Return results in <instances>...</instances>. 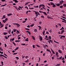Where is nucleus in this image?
Here are the masks:
<instances>
[{
	"instance_id": "f257e3e1",
	"label": "nucleus",
	"mask_w": 66,
	"mask_h": 66,
	"mask_svg": "<svg viewBox=\"0 0 66 66\" xmlns=\"http://www.w3.org/2000/svg\"><path fill=\"white\" fill-rule=\"evenodd\" d=\"M55 55L57 57H59V53L56 52L55 53Z\"/></svg>"
},
{
	"instance_id": "f03ea898",
	"label": "nucleus",
	"mask_w": 66,
	"mask_h": 66,
	"mask_svg": "<svg viewBox=\"0 0 66 66\" xmlns=\"http://www.w3.org/2000/svg\"><path fill=\"white\" fill-rule=\"evenodd\" d=\"M47 42L49 43V44H50V42L51 43H52L53 42L52 40H51V39H50L49 40H48L47 41Z\"/></svg>"
},
{
	"instance_id": "7ed1b4c3",
	"label": "nucleus",
	"mask_w": 66,
	"mask_h": 66,
	"mask_svg": "<svg viewBox=\"0 0 66 66\" xmlns=\"http://www.w3.org/2000/svg\"><path fill=\"white\" fill-rule=\"evenodd\" d=\"M60 4V5H62V3H64V1L63 0H62L61 1H60L59 2Z\"/></svg>"
},
{
	"instance_id": "20e7f679",
	"label": "nucleus",
	"mask_w": 66,
	"mask_h": 66,
	"mask_svg": "<svg viewBox=\"0 0 66 66\" xmlns=\"http://www.w3.org/2000/svg\"><path fill=\"white\" fill-rule=\"evenodd\" d=\"M13 24H15V25H16V26H17L18 27H20V25L18 23H13Z\"/></svg>"
},
{
	"instance_id": "39448f33",
	"label": "nucleus",
	"mask_w": 66,
	"mask_h": 66,
	"mask_svg": "<svg viewBox=\"0 0 66 66\" xmlns=\"http://www.w3.org/2000/svg\"><path fill=\"white\" fill-rule=\"evenodd\" d=\"M41 6H43V7H45V6L44 5V4H41L39 6V7H40Z\"/></svg>"
},
{
	"instance_id": "423d86ee",
	"label": "nucleus",
	"mask_w": 66,
	"mask_h": 66,
	"mask_svg": "<svg viewBox=\"0 0 66 66\" xmlns=\"http://www.w3.org/2000/svg\"><path fill=\"white\" fill-rule=\"evenodd\" d=\"M38 13L37 12H35V14L36 16H38Z\"/></svg>"
},
{
	"instance_id": "0eeeda50",
	"label": "nucleus",
	"mask_w": 66,
	"mask_h": 66,
	"mask_svg": "<svg viewBox=\"0 0 66 66\" xmlns=\"http://www.w3.org/2000/svg\"><path fill=\"white\" fill-rule=\"evenodd\" d=\"M51 51H52L53 53V54H55V52H54V51H53V50L52 49V48H51Z\"/></svg>"
},
{
	"instance_id": "6e6552de",
	"label": "nucleus",
	"mask_w": 66,
	"mask_h": 66,
	"mask_svg": "<svg viewBox=\"0 0 66 66\" xmlns=\"http://www.w3.org/2000/svg\"><path fill=\"white\" fill-rule=\"evenodd\" d=\"M62 37H64V38H65V37L64 36H61L60 38H61V39H62Z\"/></svg>"
},
{
	"instance_id": "1a4fd4ad",
	"label": "nucleus",
	"mask_w": 66,
	"mask_h": 66,
	"mask_svg": "<svg viewBox=\"0 0 66 66\" xmlns=\"http://www.w3.org/2000/svg\"><path fill=\"white\" fill-rule=\"evenodd\" d=\"M13 1H14L15 3H18V1L17 0H13Z\"/></svg>"
},
{
	"instance_id": "9d476101",
	"label": "nucleus",
	"mask_w": 66,
	"mask_h": 66,
	"mask_svg": "<svg viewBox=\"0 0 66 66\" xmlns=\"http://www.w3.org/2000/svg\"><path fill=\"white\" fill-rule=\"evenodd\" d=\"M58 51L59 53H62V51H61V50H58Z\"/></svg>"
},
{
	"instance_id": "9b49d317",
	"label": "nucleus",
	"mask_w": 66,
	"mask_h": 66,
	"mask_svg": "<svg viewBox=\"0 0 66 66\" xmlns=\"http://www.w3.org/2000/svg\"><path fill=\"white\" fill-rule=\"evenodd\" d=\"M6 18V17H5V15H4L3 16V17L2 18V19H4V18Z\"/></svg>"
},
{
	"instance_id": "f8f14e48",
	"label": "nucleus",
	"mask_w": 66,
	"mask_h": 66,
	"mask_svg": "<svg viewBox=\"0 0 66 66\" xmlns=\"http://www.w3.org/2000/svg\"><path fill=\"white\" fill-rule=\"evenodd\" d=\"M11 29H10L9 30H8V33L9 34L10 33H11Z\"/></svg>"
},
{
	"instance_id": "ddd939ff",
	"label": "nucleus",
	"mask_w": 66,
	"mask_h": 66,
	"mask_svg": "<svg viewBox=\"0 0 66 66\" xmlns=\"http://www.w3.org/2000/svg\"><path fill=\"white\" fill-rule=\"evenodd\" d=\"M11 15H12V14L11 13H9L7 14V16H11Z\"/></svg>"
},
{
	"instance_id": "4468645a",
	"label": "nucleus",
	"mask_w": 66,
	"mask_h": 66,
	"mask_svg": "<svg viewBox=\"0 0 66 66\" xmlns=\"http://www.w3.org/2000/svg\"><path fill=\"white\" fill-rule=\"evenodd\" d=\"M56 4V6H59L60 5V3H57Z\"/></svg>"
},
{
	"instance_id": "2eb2a0df",
	"label": "nucleus",
	"mask_w": 66,
	"mask_h": 66,
	"mask_svg": "<svg viewBox=\"0 0 66 66\" xmlns=\"http://www.w3.org/2000/svg\"><path fill=\"white\" fill-rule=\"evenodd\" d=\"M8 34V33L7 32H4L3 33L4 35H7Z\"/></svg>"
},
{
	"instance_id": "dca6fc26",
	"label": "nucleus",
	"mask_w": 66,
	"mask_h": 66,
	"mask_svg": "<svg viewBox=\"0 0 66 66\" xmlns=\"http://www.w3.org/2000/svg\"><path fill=\"white\" fill-rule=\"evenodd\" d=\"M46 51H48V52H50V53H51V51H50V50H48V49H47L46 50Z\"/></svg>"
},
{
	"instance_id": "f3484780",
	"label": "nucleus",
	"mask_w": 66,
	"mask_h": 66,
	"mask_svg": "<svg viewBox=\"0 0 66 66\" xmlns=\"http://www.w3.org/2000/svg\"><path fill=\"white\" fill-rule=\"evenodd\" d=\"M10 40H12V41H13L14 40V38H13L12 39H10Z\"/></svg>"
},
{
	"instance_id": "a211bd4d",
	"label": "nucleus",
	"mask_w": 66,
	"mask_h": 66,
	"mask_svg": "<svg viewBox=\"0 0 66 66\" xmlns=\"http://www.w3.org/2000/svg\"><path fill=\"white\" fill-rule=\"evenodd\" d=\"M38 27H39V30H40L41 29V28H42V27H41L39 26H37Z\"/></svg>"
},
{
	"instance_id": "6ab92c4d",
	"label": "nucleus",
	"mask_w": 66,
	"mask_h": 66,
	"mask_svg": "<svg viewBox=\"0 0 66 66\" xmlns=\"http://www.w3.org/2000/svg\"><path fill=\"white\" fill-rule=\"evenodd\" d=\"M40 40H43V38H42V37H40Z\"/></svg>"
},
{
	"instance_id": "aec40b11",
	"label": "nucleus",
	"mask_w": 66,
	"mask_h": 66,
	"mask_svg": "<svg viewBox=\"0 0 66 66\" xmlns=\"http://www.w3.org/2000/svg\"><path fill=\"white\" fill-rule=\"evenodd\" d=\"M25 41H26V42H28L29 41V40H28V38H27V39L25 40Z\"/></svg>"
},
{
	"instance_id": "412c9836",
	"label": "nucleus",
	"mask_w": 66,
	"mask_h": 66,
	"mask_svg": "<svg viewBox=\"0 0 66 66\" xmlns=\"http://www.w3.org/2000/svg\"><path fill=\"white\" fill-rule=\"evenodd\" d=\"M64 32V30H63L61 31V34H62V33H63V32Z\"/></svg>"
},
{
	"instance_id": "4be33fe9",
	"label": "nucleus",
	"mask_w": 66,
	"mask_h": 66,
	"mask_svg": "<svg viewBox=\"0 0 66 66\" xmlns=\"http://www.w3.org/2000/svg\"><path fill=\"white\" fill-rule=\"evenodd\" d=\"M19 48V47H17L14 50H15V51H16V50H18V49Z\"/></svg>"
},
{
	"instance_id": "5701e85b",
	"label": "nucleus",
	"mask_w": 66,
	"mask_h": 66,
	"mask_svg": "<svg viewBox=\"0 0 66 66\" xmlns=\"http://www.w3.org/2000/svg\"><path fill=\"white\" fill-rule=\"evenodd\" d=\"M3 22H4V23H5V22H6V20H3Z\"/></svg>"
},
{
	"instance_id": "b1692460",
	"label": "nucleus",
	"mask_w": 66,
	"mask_h": 66,
	"mask_svg": "<svg viewBox=\"0 0 66 66\" xmlns=\"http://www.w3.org/2000/svg\"><path fill=\"white\" fill-rule=\"evenodd\" d=\"M64 27H62V28L60 29V30H64Z\"/></svg>"
},
{
	"instance_id": "393cba45",
	"label": "nucleus",
	"mask_w": 66,
	"mask_h": 66,
	"mask_svg": "<svg viewBox=\"0 0 66 66\" xmlns=\"http://www.w3.org/2000/svg\"><path fill=\"white\" fill-rule=\"evenodd\" d=\"M32 37L33 38V39L34 40H35V38L34 36H32Z\"/></svg>"
},
{
	"instance_id": "a878e982",
	"label": "nucleus",
	"mask_w": 66,
	"mask_h": 66,
	"mask_svg": "<svg viewBox=\"0 0 66 66\" xmlns=\"http://www.w3.org/2000/svg\"><path fill=\"white\" fill-rule=\"evenodd\" d=\"M55 6H56V5H55V4H54L53 5V7H55Z\"/></svg>"
},
{
	"instance_id": "bb28decb",
	"label": "nucleus",
	"mask_w": 66,
	"mask_h": 66,
	"mask_svg": "<svg viewBox=\"0 0 66 66\" xmlns=\"http://www.w3.org/2000/svg\"><path fill=\"white\" fill-rule=\"evenodd\" d=\"M7 5V4H5V5H1V6H5V5Z\"/></svg>"
},
{
	"instance_id": "cd10ccee",
	"label": "nucleus",
	"mask_w": 66,
	"mask_h": 66,
	"mask_svg": "<svg viewBox=\"0 0 66 66\" xmlns=\"http://www.w3.org/2000/svg\"><path fill=\"white\" fill-rule=\"evenodd\" d=\"M34 26V24H31V27H33Z\"/></svg>"
},
{
	"instance_id": "c85d7f7f",
	"label": "nucleus",
	"mask_w": 66,
	"mask_h": 66,
	"mask_svg": "<svg viewBox=\"0 0 66 66\" xmlns=\"http://www.w3.org/2000/svg\"><path fill=\"white\" fill-rule=\"evenodd\" d=\"M48 38H49V39H51V36H49Z\"/></svg>"
},
{
	"instance_id": "c756f323",
	"label": "nucleus",
	"mask_w": 66,
	"mask_h": 66,
	"mask_svg": "<svg viewBox=\"0 0 66 66\" xmlns=\"http://www.w3.org/2000/svg\"><path fill=\"white\" fill-rule=\"evenodd\" d=\"M45 31L44 30L43 32H42V33L43 34V35H44V34H45Z\"/></svg>"
},
{
	"instance_id": "7c9ffc66",
	"label": "nucleus",
	"mask_w": 66,
	"mask_h": 66,
	"mask_svg": "<svg viewBox=\"0 0 66 66\" xmlns=\"http://www.w3.org/2000/svg\"><path fill=\"white\" fill-rule=\"evenodd\" d=\"M36 46H37V47H38L39 48H40V46L37 44L36 45Z\"/></svg>"
},
{
	"instance_id": "2f4dec72",
	"label": "nucleus",
	"mask_w": 66,
	"mask_h": 66,
	"mask_svg": "<svg viewBox=\"0 0 66 66\" xmlns=\"http://www.w3.org/2000/svg\"><path fill=\"white\" fill-rule=\"evenodd\" d=\"M3 26H4V25H3V24H2V25L0 27V28H2V27H3Z\"/></svg>"
},
{
	"instance_id": "473e14b6",
	"label": "nucleus",
	"mask_w": 66,
	"mask_h": 66,
	"mask_svg": "<svg viewBox=\"0 0 66 66\" xmlns=\"http://www.w3.org/2000/svg\"><path fill=\"white\" fill-rule=\"evenodd\" d=\"M63 5L64 7H66V4H64Z\"/></svg>"
},
{
	"instance_id": "72a5a7b5",
	"label": "nucleus",
	"mask_w": 66,
	"mask_h": 66,
	"mask_svg": "<svg viewBox=\"0 0 66 66\" xmlns=\"http://www.w3.org/2000/svg\"><path fill=\"white\" fill-rule=\"evenodd\" d=\"M0 56H3V57H4V55H3L0 54Z\"/></svg>"
},
{
	"instance_id": "f704fd0d",
	"label": "nucleus",
	"mask_w": 66,
	"mask_h": 66,
	"mask_svg": "<svg viewBox=\"0 0 66 66\" xmlns=\"http://www.w3.org/2000/svg\"><path fill=\"white\" fill-rule=\"evenodd\" d=\"M54 43H57V44H59V43L58 42L55 41V40H54Z\"/></svg>"
},
{
	"instance_id": "c9c22d12",
	"label": "nucleus",
	"mask_w": 66,
	"mask_h": 66,
	"mask_svg": "<svg viewBox=\"0 0 66 66\" xmlns=\"http://www.w3.org/2000/svg\"><path fill=\"white\" fill-rule=\"evenodd\" d=\"M42 24V22H39V24L41 25Z\"/></svg>"
},
{
	"instance_id": "e433bc0d",
	"label": "nucleus",
	"mask_w": 66,
	"mask_h": 66,
	"mask_svg": "<svg viewBox=\"0 0 66 66\" xmlns=\"http://www.w3.org/2000/svg\"><path fill=\"white\" fill-rule=\"evenodd\" d=\"M27 32L28 33H29V34H31V32H30L29 31H27Z\"/></svg>"
},
{
	"instance_id": "4c0bfd02",
	"label": "nucleus",
	"mask_w": 66,
	"mask_h": 66,
	"mask_svg": "<svg viewBox=\"0 0 66 66\" xmlns=\"http://www.w3.org/2000/svg\"><path fill=\"white\" fill-rule=\"evenodd\" d=\"M12 43L14 45V46H16V44H15V43H14L13 42H12Z\"/></svg>"
},
{
	"instance_id": "58836bf2",
	"label": "nucleus",
	"mask_w": 66,
	"mask_h": 66,
	"mask_svg": "<svg viewBox=\"0 0 66 66\" xmlns=\"http://www.w3.org/2000/svg\"><path fill=\"white\" fill-rule=\"evenodd\" d=\"M44 15H47V13H46L44 12Z\"/></svg>"
},
{
	"instance_id": "ea45409f",
	"label": "nucleus",
	"mask_w": 66,
	"mask_h": 66,
	"mask_svg": "<svg viewBox=\"0 0 66 66\" xmlns=\"http://www.w3.org/2000/svg\"><path fill=\"white\" fill-rule=\"evenodd\" d=\"M15 42H20V40H16L15 41Z\"/></svg>"
},
{
	"instance_id": "a19ab883",
	"label": "nucleus",
	"mask_w": 66,
	"mask_h": 66,
	"mask_svg": "<svg viewBox=\"0 0 66 66\" xmlns=\"http://www.w3.org/2000/svg\"><path fill=\"white\" fill-rule=\"evenodd\" d=\"M13 7H15V9H16L17 8V7L16 6H13Z\"/></svg>"
},
{
	"instance_id": "79ce46f5",
	"label": "nucleus",
	"mask_w": 66,
	"mask_h": 66,
	"mask_svg": "<svg viewBox=\"0 0 66 66\" xmlns=\"http://www.w3.org/2000/svg\"><path fill=\"white\" fill-rule=\"evenodd\" d=\"M13 32H16V29H13Z\"/></svg>"
},
{
	"instance_id": "37998d69",
	"label": "nucleus",
	"mask_w": 66,
	"mask_h": 66,
	"mask_svg": "<svg viewBox=\"0 0 66 66\" xmlns=\"http://www.w3.org/2000/svg\"><path fill=\"white\" fill-rule=\"evenodd\" d=\"M61 19H62V20H64V21H66V20H65V19H63L62 18H61Z\"/></svg>"
},
{
	"instance_id": "c03bdc74",
	"label": "nucleus",
	"mask_w": 66,
	"mask_h": 66,
	"mask_svg": "<svg viewBox=\"0 0 66 66\" xmlns=\"http://www.w3.org/2000/svg\"><path fill=\"white\" fill-rule=\"evenodd\" d=\"M1 64H2V66H3V62H1Z\"/></svg>"
},
{
	"instance_id": "a18cd8bd",
	"label": "nucleus",
	"mask_w": 66,
	"mask_h": 66,
	"mask_svg": "<svg viewBox=\"0 0 66 66\" xmlns=\"http://www.w3.org/2000/svg\"><path fill=\"white\" fill-rule=\"evenodd\" d=\"M51 5H53L54 4L53 3L51 2Z\"/></svg>"
},
{
	"instance_id": "49530a36",
	"label": "nucleus",
	"mask_w": 66,
	"mask_h": 66,
	"mask_svg": "<svg viewBox=\"0 0 66 66\" xmlns=\"http://www.w3.org/2000/svg\"><path fill=\"white\" fill-rule=\"evenodd\" d=\"M60 60H61L62 58V56H61V57H59Z\"/></svg>"
},
{
	"instance_id": "de8ad7c7",
	"label": "nucleus",
	"mask_w": 66,
	"mask_h": 66,
	"mask_svg": "<svg viewBox=\"0 0 66 66\" xmlns=\"http://www.w3.org/2000/svg\"><path fill=\"white\" fill-rule=\"evenodd\" d=\"M52 60H54V56H53L52 57Z\"/></svg>"
},
{
	"instance_id": "09e8293b",
	"label": "nucleus",
	"mask_w": 66,
	"mask_h": 66,
	"mask_svg": "<svg viewBox=\"0 0 66 66\" xmlns=\"http://www.w3.org/2000/svg\"><path fill=\"white\" fill-rule=\"evenodd\" d=\"M21 45H23V46H24L25 45H26V44H21Z\"/></svg>"
},
{
	"instance_id": "8fccbe9b",
	"label": "nucleus",
	"mask_w": 66,
	"mask_h": 66,
	"mask_svg": "<svg viewBox=\"0 0 66 66\" xmlns=\"http://www.w3.org/2000/svg\"><path fill=\"white\" fill-rule=\"evenodd\" d=\"M47 18H48V19H50V17L49 16H47Z\"/></svg>"
},
{
	"instance_id": "3c124183",
	"label": "nucleus",
	"mask_w": 66,
	"mask_h": 66,
	"mask_svg": "<svg viewBox=\"0 0 66 66\" xmlns=\"http://www.w3.org/2000/svg\"><path fill=\"white\" fill-rule=\"evenodd\" d=\"M16 31H17V32L18 34L20 33V32H19V31L18 30H16Z\"/></svg>"
},
{
	"instance_id": "603ef678",
	"label": "nucleus",
	"mask_w": 66,
	"mask_h": 66,
	"mask_svg": "<svg viewBox=\"0 0 66 66\" xmlns=\"http://www.w3.org/2000/svg\"><path fill=\"white\" fill-rule=\"evenodd\" d=\"M41 17L42 18H44V15H42Z\"/></svg>"
},
{
	"instance_id": "864d4df0",
	"label": "nucleus",
	"mask_w": 66,
	"mask_h": 66,
	"mask_svg": "<svg viewBox=\"0 0 66 66\" xmlns=\"http://www.w3.org/2000/svg\"><path fill=\"white\" fill-rule=\"evenodd\" d=\"M46 34H49V32H48V31H47L46 32Z\"/></svg>"
},
{
	"instance_id": "5fc2aeb1",
	"label": "nucleus",
	"mask_w": 66,
	"mask_h": 66,
	"mask_svg": "<svg viewBox=\"0 0 66 66\" xmlns=\"http://www.w3.org/2000/svg\"><path fill=\"white\" fill-rule=\"evenodd\" d=\"M17 54V53H14L13 54V55H16Z\"/></svg>"
},
{
	"instance_id": "6e6d98bb",
	"label": "nucleus",
	"mask_w": 66,
	"mask_h": 66,
	"mask_svg": "<svg viewBox=\"0 0 66 66\" xmlns=\"http://www.w3.org/2000/svg\"><path fill=\"white\" fill-rule=\"evenodd\" d=\"M29 9H34V8L33 7H30L29 8Z\"/></svg>"
},
{
	"instance_id": "4d7b16f0",
	"label": "nucleus",
	"mask_w": 66,
	"mask_h": 66,
	"mask_svg": "<svg viewBox=\"0 0 66 66\" xmlns=\"http://www.w3.org/2000/svg\"><path fill=\"white\" fill-rule=\"evenodd\" d=\"M64 59H65L64 58V57H62V58L61 59V60H64Z\"/></svg>"
},
{
	"instance_id": "13d9d810",
	"label": "nucleus",
	"mask_w": 66,
	"mask_h": 66,
	"mask_svg": "<svg viewBox=\"0 0 66 66\" xmlns=\"http://www.w3.org/2000/svg\"><path fill=\"white\" fill-rule=\"evenodd\" d=\"M29 3H28V2H27V3H26L25 4V5H28V4Z\"/></svg>"
},
{
	"instance_id": "bf43d9fd",
	"label": "nucleus",
	"mask_w": 66,
	"mask_h": 66,
	"mask_svg": "<svg viewBox=\"0 0 66 66\" xmlns=\"http://www.w3.org/2000/svg\"><path fill=\"white\" fill-rule=\"evenodd\" d=\"M16 60H18L19 59V57H16Z\"/></svg>"
},
{
	"instance_id": "052dcab7",
	"label": "nucleus",
	"mask_w": 66,
	"mask_h": 66,
	"mask_svg": "<svg viewBox=\"0 0 66 66\" xmlns=\"http://www.w3.org/2000/svg\"><path fill=\"white\" fill-rule=\"evenodd\" d=\"M60 7V8L61 9H62L63 7L62 6H59Z\"/></svg>"
},
{
	"instance_id": "680f3d73",
	"label": "nucleus",
	"mask_w": 66,
	"mask_h": 66,
	"mask_svg": "<svg viewBox=\"0 0 66 66\" xmlns=\"http://www.w3.org/2000/svg\"><path fill=\"white\" fill-rule=\"evenodd\" d=\"M9 2V3H13V2L12 1H10Z\"/></svg>"
},
{
	"instance_id": "e2e57ef3",
	"label": "nucleus",
	"mask_w": 66,
	"mask_h": 66,
	"mask_svg": "<svg viewBox=\"0 0 66 66\" xmlns=\"http://www.w3.org/2000/svg\"><path fill=\"white\" fill-rule=\"evenodd\" d=\"M34 31H35V32H37V30L35 29L34 30Z\"/></svg>"
},
{
	"instance_id": "0e129e2a",
	"label": "nucleus",
	"mask_w": 66,
	"mask_h": 66,
	"mask_svg": "<svg viewBox=\"0 0 66 66\" xmlns=\"http://www.w3.org/2000/svg\"><path fill=\"white\" fill-rule=\"evenodd\" d=\"M62 62L63 63H65V62L64 60H63Z\"/></svg>"
},
{
	"instance_id": "69168bd1",
	"label": "nucleus",
	"mask_w": 66,
	"mask_h": 66,
	"mask_svg": "<svg viewBox=\"0 0 66 66\" xmlns=\"http://www.w3.org/2000/svg\"><path fill=\"white\" fill-rule=\"evenodd\" d=\"M5 29L6 30L7 29V27L6 26L5 27Z\"/></svg>"
},
{
	"instance_id": "338daca9",
	"label": "nucleus",
	"mask_w": 66,
	"mask_h": 66,
	"mask_svg": "<svg viewBox=\"0 0 66 66\" xmlns=\"http://www.w3.org/2000/svg\"><path fill=\"white\" fill-rule=\"evenodd\" d=\"M28 57H29V56H27L26 57V59H27L28 58Z\"/></svg>"
},
{
	"instance_id": "774afa93",
	"label": "nucleus",
	"mask_w": 66,
	"mask_h": 66,
	"mask_svg": "<svg viewBox=\"0 0 66 66\" xmlns=\"http://www.w3.org/2000/svg\"><path fill=\"white\" fill-rule=\"evenodd\" d=\"M36 66H38V63L36 64Z\"/></svg>"
}]
</instances>
